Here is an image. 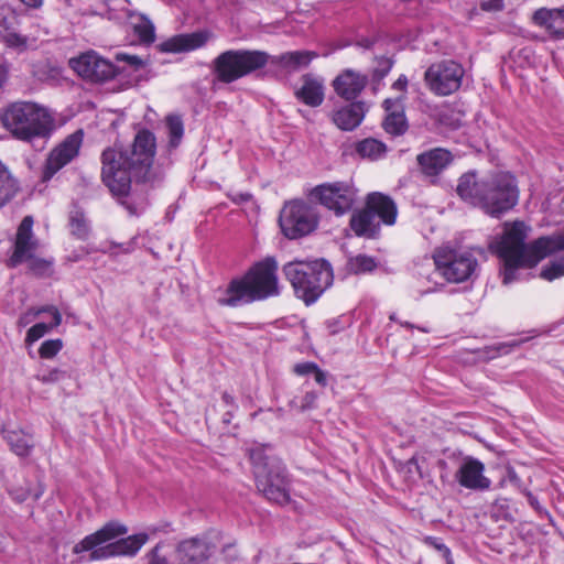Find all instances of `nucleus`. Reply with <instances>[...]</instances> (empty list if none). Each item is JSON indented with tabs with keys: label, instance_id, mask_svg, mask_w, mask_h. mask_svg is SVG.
<instances>
[{
	"label": "nucleus",
	"instance_id": "nucleus-18",
	"mask_svg": "<svg viewBox=\"0 0 564 564\" xmlns=\"http://www.w3.org/2000/svg\"><path fill=\"white\" fill-rule=\"evenodd\" d=\"M216 545L208 538H192L178 543L175 556L178 564H208Z\"/></svg>",
	"mask_w": 564,
	"mask_h": 564
},
{
	"label": "nucleus",
	"instance_id": "nucleus-44",
	"mask_svg": "<svg viewBox=\"0 0 564 564\" xmlns=\"http://www.w3.org/2000/svg\"><path fill=\"white\" fill-rule=\"evenodd\" d=\"M32 310L34 312V315H36V317L42 313H50L53 317V322L51 323V326H59L62 323V315H61L59 311L53 305H45L40 308H32Z\"/></svg>",
	"mask_w": 564,
	"mask_h": 564
},
{
	"label": "nucleus",
	"instance_id": "nucleus-32",
	"mask_svg": "<svg viewBox=\"0 0 564 564\" xmlns=\"http://www.w3.org/2000/svg\"><path fill=\"white\" fill-rule=\"evenodd\" d=\"M377 268L375 258L367 254H358L348 259L346 269L349 273L361 274L371 272Z\"/></svg>",
	"mask_w": 564,
	"mask_h": 564
},
{
	"label": "nucleus",
	"instance_id": "nucleus-58",
	"mask_svg": "<svg viewBox=\"0 0 564 564\" xmlns=\"http://www.w3.org/2000/svg\"><path fill=\"white\" fill-rule=\"evenodd\" d=\"M394 89L405 91L408 87V78L404 75H401L392 85Z\"/></svg>",
	"mask_w": 564,
	"mask_h": 564
},
{
	"label": "nucleus",
	"instance_id": "nucleus-4",
	"mask_svg": "<svg viewBox=\"0 0 564 564\" xmlns=\"http://www.w3.org/2000/svg\"><path fill=\"white\" fill-rule=\"evenodd\" d=\"M282 272L292 285L295 296L307 306L314 304L334 280L332 265L324 259L290 261L282 267Z\"/></svg>",
	"mask_w": 564,
	"mask_h": 564
},
{
	"label": "nucleus",
	"instance_id": "nucleus-59",
	"mask_svg": "<svg viewBox=\"0 0 564 564\" xmlns=\"http://www.w3.org/2000/svg\"><path fill=\"white\" fill-rule=\"evenodd\" d=\"M155 28L153 23L143 15V35H154Z\"/></svg>",
	"mask_w": 564,
	"mask_h": 564
},
{
	"label": "nucleus",
	"instance_id": "nucleus-42",
	"mask_svg": "<svg viewBox=\"0 0 564 564\" xmlns=\"http://www.w3.org/2000/svg\"><path fill=\"white\" fill-rule=\"evenodd\" d=\"M221 556L226 564H235L241 558L240 552L238 551L235 542L226 543L223 545Z\"/></svg>",
	"mask_w": 564,
	"mask_h": 564
},
{
	"label": "nucleus",
	"instance_id": "nucleus-40",
	"mask_svg": "<svg viewBox=\"0 0 564 564\" xmlns=\"http://www.w3.org/2000/svg\"><path fill=\"white\" fill-rule=\"evenodd\" d=\"M62 347L63 343L61 339H48L41 345L39 354L42 358H53Z\"/></svg>",
	"mask_w": 564,
	"mask_h": 564
},
{
	"label": "nucleus",
	"instance_id": "nucleus-17",
	"mask_svg": "<svg viewBox=\"0 0 564 564\" xmlns=\"http://www.w3.org/2000/svg\"><path fill=\"white\" fill-rule=\"evenodd\" d=\"M83 137L84 134L82 130L75 131L54 150H52L46 160L43 172L44 180L51 178L57 171L77 156L83 142Z\"/></svg>",
	"mask_w": 564,
	"mask_h": 564
},
{
	"label": "nucleus",
	"instance_id": "nucleus-35",
	"mask_svg": "<svg viewBox=\"0 0 564 564\" xmlns=\"http://www.w3.org/2000/svg\"><path fill=\"white\" fill-rule=\"evenodd\" d=\"M69 224L72 232L76 237L85 239L88 236L89 227L84 215L80 212L72 213Z\"/></svg>",
	"mask_w": 564,
	"mask_h": 564
},
{
	"label": "nucleus",
	"instance_id": "nucleus-64",
	"mask_svg": "<svg viewBox=\"0 0 564 564\" xmlns=\"http://www.w3.org/2000/svg\"><path fill=\"white\" fill-rule=\"evenodd\" d=\"M8 78V69L6 66L0 65V88L3 86Z\"/></svg>",
	"mask_w": 564,
	"mask_h": 564
},
{
	"label": "nucleus",
	"instance_id": "nucleus-15",
	"mask_svg": "<svg viewBox=\"0 0 564 564\" xmlns=\"http://www.w3.org/2000/svg\"><path fill=\"white\" fill-rule=\"evenodd\" d=\"M69 65L80 77L95 83L106 82L116 74L115 66L95 52L70 58Z\"/></svg>",
	"mask_w": 564,
	"mask_h": 564
},
{
	"label": "nucleus",
	"instance_id": "nucleus-52",
	"mask_svg": "<svg viewBox=\"0 0 564 564\" xmlns=\"http://www.w3.org/2000/svg\"><path fill=\"white\" fill-rule=\"evenodd\" d=\"M494 507L503 512V518L507 520H511L512 516L509 511V500L507 498L497 499L494 503Z\"/></svg>",
	"mask_w": 564,
	"mask_h": 564
},
{
	"label": "nucleus",
	"instance_id": "nucleus-45",
	"mask_svg": "<svg viewBox=\"0 0 564 564\" xmlns=\"http://www.w3.org/2000/svg\"><path fill=\"white\" fill-rule=\"evenodd\" d=\"M523 494L527 497L529 505L538 512L540 517H546L551 520L550 512L540 505L538 498L530 490L523 489Z\"/></svg>",
	"mask_w": 564,
	"mask_h": 564
},
{
	"label": "nucleus",
	"instance_id": "nucleus-13",
	"mask_svg": "<svg viewBox=\"0 0 564 564\" xmlns=\"http://www.w3.org/2000/svg\"><path fill=\"white\" fill-rule=\"evenodd\" d=\"M308 198L340 217L351 212L357 203V189L350 182L337 181L316 185Z\"/></svg>",
	"mask_w": 564,
	"mask_h": 564
},
{
	"label": "nucleus",
	"instance_id": "nucleus-46",
	"mask_svg": "<svg viewBox=\"0 0 564 564\" xmlns=\"http://www.w3.org/2000/svg\"><path fill=\"white\" fill-rule=\"evenodd\" d=\"M423 543L438 551L442 554V556L451 551L449 547L443 543L441 538L427 535L423 538Z\"/></svg>",
	"mask_w": 564,
	"mask_h": 564
},
{
	"label": "nucleus",
	"instance_id": "nucleus-28",
	"mask_svg": "<svg viewBox=\"0 0 564 564\" xmlns=\"http://www.w3.org/2000/svg\"><path fill=\"white\" fill-rule=\"evenodd\" d=\"M2 434L11 451L18 456H28L34 446L32 435L21 430H3Z\"/></svg>",
	"mask_w": 564,
	"mask_h": 564
},
{
	"label": "nucleus",
	"instance_id": "nucleus-60",
	"mask_svg": "<svg viewBox=\"0 0 564 564\" xmlns=\"http://www.w3.org/2000/svg\"><path fill=\"white\" fill-rule=\"evenodd\" d=\"M252 195L250 193H238L234 196H231V200L234 203H238V204H241V203H247L251 199Z\"/></svg>",
	"mask_w": 564,
	"mask_h": 564
},
{
	"label": "nucleus",
	"instance_id": "nucleus-12",
	"mask_svg": "<svg viewBox=\"0 0 564 564\" xmlns=\"http://www.w3.org/2000/svg\"><path fill=\"white\" fill-rule=\"evenodd\" d=\"M433 259L440 274L453 283L470 279L478 265L477 259L471 252L448 245L437 248Z\"/></svg>",
	"mask_w": 564,
	"mask_h": 564
},
{
	"label": "nucleus",
	"instance_id": "nucleus-51",
	"mask_svg": "<svg viewBox=\"0 0 564 564\" xmlns=\"http://www.w3.org/2000/svg\"><path fill=\"white\" fill-rule=\"evenodd\" d=\"M161 545L156 544L149 554V564H167L165 556L160 554Z\"/></svg>",
	"mask_w": 564,
	"mask_h": 564
},
{
	"label": "nucleus",
	"instance_id": "nucleus-14",
	"mask_svg": "<svg viewBox=\"0 0 564 564\" xmlns=\"http://www.w3.org/2000/svg\"><path fill=\"white\" fill-rule=\"evenodd\" d=\"M465 75L464 67L452 59L433 63L424 74L426 86L437 96H448L457 91Z\"/></svg>",
	"mask_w": 564,
	"mask_h": 564
},
{
	"label": "nucleus",
	"instance_id": "nucleus-10",
	"mask_svg": "<svg viewBox=\"0 0 564 564\" xmlns=\"http://www.w3.org/2000/svg\"><path fill=\"white\" fill-rule=\"evenodd\" d=\"M527 226L523 221H514L507 227L500 241L497 243V253L505 262L503 284L517 280V270L521 267H532L533 257L530 245L525 243Z\"/></svg>",
	"mask_w": 564,
	"mask_h": 564
},
{
	"label": "nucleus",
	"instance_id": "nucleus-36",
	"mask_svg": "<svg viewBox=\"0 0 564 564\" xmlns=\"http://www.w3.org/2000/svg\"><path fill=\"white\" fill-rule=\"evenodd\" d=\"M541 278L547 281H553L564 275V257L552 261L545 265L541 271Z\"/></svg>",
	"mask_w": 564,
	"mask_h": 564
},
{
	"label": "nucleus",
	"instance_id": "nucleus-25",
	"mask_svg": "<svg viewBox=\"0 0 564 564\" xmlns=\"http://www.w3.org/2000/svg\"><path fill=\"white\" fill-rule=\"evenodd\" d=\"M531 21L550 32V35H564V7L540 8L533 12Z\"/></svg>",
	"mask_w": 564,
	"mask_h": 564
},
{
	"label": "nucleus",
	"instance_id": "nucleus-21",
	"mask_svg": "<svg viewBox=\"0 0 564 564\" xmlns=\"http://www.w3.org/2000/svg\"><path fill=\"white\" fill-rule=\"evenodd\" d=\"M33 217L32 216H25L17 231V239L14 245V252L11 256L9 260V264L11 267H17L22 261H24V258L35 250L36 248V241L33 240Z\"/></svg>",
	"mask_w": 564,
	"mask_h": 564
},
{
	"label": "nucleus",
	"instance_id": "nucleus-48",
	"mask_svg": "<svg viewBox=\"0 0 564 564\" xmlns=\"http://www.w3.org/2000/svg\"><path fill=\"white\" fill-rule=\"evenodd\" d=\"M505 8V0H487L480 3V9L486 12H499Z\"/></svg>",
	"mask_w": 564,
	"mask_h": 564
},
{
	"label": "nucleus",
	"instance_id": "nucleus-31",
	"mask_svg": "<svg viewBox=\"0 0 564 564\" xmlns=\"http://www.w3.org/2000/svg\"><path fill=\"white\" fill-rule=\"evenodd\" d=\"M356 153L370 160H378L382 158L387 152V145L373 138H367L356 143Z\"/></svg>",
	"mask_w": 564,
	"mask_h": 564
},
{
	"label": "nucleus",
	"instance_id": "nucleus-19",
	"mask_svg": "<svg viewBox=\"0 0 564 564\" xmlns=\"http://www.w3.org/2000/svg\"><path fill=\"white\" fill-rule=\"evenodd\" d=\"M485 465L474 458L467 457L455 474L458 484L467 489L485 491L490 488L491 481L484 476Z\"/></svg>",
	"mask_w": 564,
	"mask_h": 564
},
{
	"label": "nucleus",
	"instance_id": "nucleus-3",
	"mask_svg": "<svg viewBox=\"0 0 564 564\" xmlns=\"http://www.w3.org/2000/svg\"><path fill=\"white\" fill-rule=\"evenodd\" d=\"M278 271L275 257L267 256L254 262L241 278L232 279L217 303L220 306L238 307L279 296L281 288Z\"/></svg>",
	"mask_w": 564,
	"mask_h": 564
},
{
	"label": "nucleus",
	"instance_id": "nucleus-8",
	"mask_svg": "<svg viewBox=\"0 0 564 564\" xmlns=\"http://www.w3.org/2000/svg\"><path fill=\"white\" fill-rule=\"evenodd\" d=\"M397 215V205L390 196L378 192L370 193L365 207L351 214L349 228L357 237L377 239L381 224L394 225Z\"/></svg>",
	"mask_w": 564,
	"mask_h": 564
},
{
	"label": "nucleus",
	"instance_id": "nucleus-11",
	"mask_svg": "<svg viewBox=\"0 0 564 564\" xmlns=\"http://www.w3.org/2000/svg\"><path fill=\"white\" fill-rule=\"evenodd\" d=\"M318 223L319 215L316 207L303 199L285 203L279 216L281 231L289 239H299L312 234Z\"/></svg>",
	"mask_w": 564,
	"mask_h": 564
},
{
	"label": "nucleus",
	"instance_id": "nucleus-9",
	"mask_svg": "<svg viewBox=\"0 0 564 564\" xmlns=\"http://www.w3.org/2000/svg\"><path fill=\"white\" fill-rule=\"evenodd\" d=\"M268 53L263 51L228 50L212 63L213 87L217 83L231 84L267 66Z\"/></svg>",
	"mask_w": 564,
	"mask_h": 564
},
{
	"label": "nucleus",
	"instance_id": "nucleus-34",
	"mask_svg": "<svg viewBox=\"0 0 564 564\" xmlns=\"http://www.w3.org/2000/svg\"><path fill=\"white\" fill-rule=\"evenodd\" d=\"M166 128L169 133V144L171 148H176L181 143L184 134V124L181 116L169 115L166 117Z\"/></svg>",
	"mask_w": 564,
	"mask_h": 564
},
{
	"label": "nucleus",
	"instance_id": "nucleus-61",
	"mask_svg": "<svg viewBox=\"0 0 564 564\" xmlns=\"http://www.w3.org/2000/svg\"><path fill=\"white\" fill-rule=\"evenodd\" d=\"M376 37H361L360 41L357 42V45L364 48H370L375 45Z\"/></svg>",
	"mask_w": 564,
	"mask_h": 564
},
{
	"label": "nucleus",
	"instance_id": "nucleus-55",
	"mask_svg": "<svg viewBox=\"0 0 564 564\" xmlns=\"http://www.w3.org/2000/svg\"><path fill=\"white\" fill-rule=\"evenodd\" d=\"M35 317H36V315H34V312L31 308L19 317L18 325L21 327H24V326L29 325L30 323H32Z\"/></svg>",
	"mask_w": 564,
	"mask_h": 564
},
{
	"label": "nucleus",
	"instance_id": "nucleus-2",
	"mask_svg": "<svg viewBox=\"0 0 564 564\" xmlns=\"http://www.w3.org/2000/svg\"><path fill=\"white\" fill-rule=\"evenodd\" d=\"M101 180L130 215L138 214V194L132 184L141 182V129L128 148L109 147L101 153Z\"/></svg>",
	"mask_w": 564,
	"mask_h": 564
},
{
	"label": "nucleus",
	"instance_id": "nucleus-38",
	"mask_svg": "<svg viewBox=\"0 0 564 564\" xmlns=\"http://www.w3.org/2000/svg\"><path fill=\"white\" fill-rule=\"evenodd\" d=\"M393 66V61L389 57L381 56L377 58V66L373 68L372 78L373 80L380 82L383 79L391 70Z\"/></svg>",
	"mask_w": 564,
	"mask_h": 564
},
{
	"label": "nucleus",
	"instance_id": "nucleus-63",
	"mask_svg": "<svg viewBox=\"0 0 564 564\" xmlns=\"http://www.w3.org/2000/svg\"><path fill=\"white\" fill-rule=\"evenodd\" d=\"M235 411H236V409H229L228 411H226L223 415V423L230 424V422L234 417Z\"/></svg>",
	"mask_w": 564,
	"mask_h": 564
},
{
	"label": "nucleus",
	"instance_id": "nucleus-16",
	"mask_svg": "<svg viewBox=\"0 0 564 564\" xmlns=\"http://www.w3.org/2000/svg\"><path fill=\"white\" fill-rule=\"evenodd\" d=\"M317 56L313 51H292L279 55L268 54V74L275 77H285L306 68Z\"/></svg>",
	"mask_w": 564,
	"mask_h": 564
},
{
	"label": "nucleus",
	"instance_id": "nucleus-47",
	"mask_svg": "<svg viewBox=\"0 0 564 564\" xmlns=\"http://www.w3.org/2000/svg\"><path fill=\"white\" fill-rule=\"evenodd\" d=\"M317 364L313 361H305L296 364L293 368V371L299 376H308L314 375L315 370H317Z\"/></svg>",
	"mask_w": 564,
	"mask_h": 564
},
{
	"label": "nucleus",
	"instance_id": "nucleus-43",
	"mask_svg": "<svg viewBox=\"0 0 564 564\" xmlns=\"http://www.w3.org/2000/svg\"><path fill=\"white\" fill-rule=\"evenodd\" d=\"M404 97L384 99L382 102V107L386 110L387 116H390V113L404 112Z\"/></svg>",
	"mask_w": 564,
	"mask_h": 564
},
{
	"label": "nucleus",
	"instance_id": "nucleus-23",
	"mask_svg": "<svg viewBox=\"0 0 564 564\" xmlns=\"http://www.w3.org/2000/svg\"><path fill=\"white\" fill-rule=\"evenodd\" d=\"M367 83V76L346 69L335 78L333 86L338 96L352 100L365 89Z\"/></svg>",
	"mask_w": 564,
	"mask_h": 564
},
{
	"label": "nucleus",
	"instance_id": "nucleus-26",
	"mask_svg": "<svg viewBox=\"0 0 564 564\" xmlns=\"http://www.w3.org/2000/svg\"><path fill=\"white\" fill-rule=\"evenodd\" d=\"M302 82L294 93L296 99L313 108L321 106L325 97L323 83L312 74H304Z\"/></svg>",
	"mask_w": 564,
	"mask_h": 564
},
{
	"label": "nucleus",
	"instance_id": "nucleus-29",
	"mask_svg": "<svg viewBox=\"0 0 564 564\" xmlns=\"http://www.w3.org/2000/svg\"><path fill=\"white\" fill-rule=\"evenodd\" d=\"M208 37H167L160 44V48L165 53L191 52L202 47Z\"/></svg>",
	"mask_w": 564,
	"mask_h": 564
},
{
	"label": "nucleus",
	"instance_id": "nucleus-49",
	"mask_svg": "<svg viewBox=\"0 0 564 564\" xmlns=\"http://www.w3.org/2000/svg\"><path fill=\"white\" fill-rule=\"evenodd\" d=\"M4 40H6V45L8 47L15 48L19 52H22L28 47L26 37H4Z\"/></svg>",
	"mask_w": 564,
	"mask_h": 564
},
{
	"label": "nucleus",
	"instance_id": "nucleus-56",
	"mask_svg": "<svg viewBox=\"0 0 564 564\" xmlns=\"http://www.w3.org/2000/svg\"><path fill=\"white\" fill-rule=\"evenodd\" d=\"M313 376L317 384H319L321 387L327 386V373L319 367H317V370H315V373Z\"/></svg>",
	"mask_w": 564,
	"mask_h": 564
},
{
	"label": "nucleus",
	"instance_id": "nucleus-6",
	"mask_svg": "<svg viewBox=\"0 0 564 564\" xmlns=\"http://www.w3.org/2000/svg\"><path fill=\"white\" fill-rule=\"evenodd\" d=\"M127 533L128 529L123 524L110 521L97 532L83 539L74 546L73 551L76 554L91 551L89 555L91 561L117 555H133L141 547L140 534L121 538L112 542V540L123 536Z\"/></svg>",
	"mask_w": 564,
	"mask_h": 564
},
{
	"label": "nucleus",
	"instance_id": "nucleus-39",
	"mask_svg": "<svg viewBox=\"0 0 564 564\" xmlns=\"http://www.w3.org/2000/svg\"><path fill=\"white\" fill-rule=\"evenodd\" d=\"M24 260H29V268L36 275L46 274L50 271L51 265H52L51 261L34 258V257H32L31 252L24 258Z\"/></svg>",
	"mask_w": 564,
	"mask_h": 564
},
{
	"label": "nucleus",
	"instance_id": "nucleus-33",
	"mask_svg": "<svg viewBox=\"0 0 564 564\" xmlns=\"http://www.w3.org/2000/svg\"><path fill=\"white\" fill-rule=\"evenodd\" d=\"M409 128L408 120L404 112L390 113L386 116L383 121V129L387 133L392 135H402Z\"/></svg>",
	"mask_w": 564,
	"mask_h": 564
},
{
	"label": "nucleus",
	"instance_id": "nucleus-50",
	"mask_svg": "<svg viewBox=\"0 0 564 564\" xmlns=\"http://www.w3.org/2000/svg\"><path fill=\"white\" fill-rule=\"evenodd\" d=\"M63 375V371L58 369H52L47 373L39 376V379L44 383H52L58 381Z\"/></svg>",
	"mask_w": 564,
	"mask_h": 564
},
{
	"label": "nucleus",
	"instance_id": "nucleus-5",
	"mask_svg": "<svg viewBox=\"0 0 564 564\" xmlns=\"http://www.w3.org/2000/svg\"><path fill=\"white\" fill-rule=\"evenodd\" d=\"M249 458L258 491L271 502L288 505L291 501L290 479L283 463L274 456L267 455L263 446L250 448Z\"/></svg>",
	"mask_w": 564,
	"mask_h": 564
},
{
	"label": "nucleus",
	"instance_id": "nucleus-27",
	"mask_svg": "<svg viewBox=\"0 0 564 564\" xmlns=\"http://www.w3.org/2000/svg\"><path fill=\"white\" fill-rule=\"evenodd\" d=\"M530 250L533 254L532 262H539L552 253L564 251V230L557 235L535 239L530 243Z\"/></svg>",
	"mask_w": 564,
	"mask_h": 564
},
{
	"label": "nucleus",
	"instance_id": "nucleus-37",
	"mask_svg": "<svg viewBox=\"0 0 564 564\" xmlns=\"http://www.w3.org/2000/svg\"><path fill=\"white\" fill-rule=\"evenodd\" d=\"M509 57L520 66L530 65L534 62V53L530 47H513L509 52Z\"/></svg>",
	"mask_w": 564,
	"mask_h": 564
},
{
	"label": "nucleus",
	"instance_id": "nucleus-1",
	"mask_svg": "<svg viewBox=\"0 0 564 564\" xmlns=\"http://www.w3.org/2000/svg\"><path fill=\"white\" fill-rule=\"evenodd\" d=\"M456 193L466 204L479 208L492 218H500L519 202L517 177L508 171H491L480 176L476 171L464 173Z\"/></svg>",
	"mask_w": 564,
	"mask_h": 564
},
{
	"label": "nucleus",
	"instance_id": "nucleus-24",
	"mask_svg": "<svg viewBox=\"0 0 564 564\" xmlns=\"http://www.w3.org/2000/svg\"><path fill=\"white\" fill-rule=\"evenodd\" d=\"M416 161L425 175L436 176L452 163L453 155L446 149L435 148L420 153Z\"/></svg>",
	"mask_w": 564,
	"mask_h": 564
},
{
	"label": "nucleus",
	"instance_id": "nucleus-22",
	"mask_svg": "<svg viewBox=\"0 0 564 564\" xmlns=\"http://www.w3.org/2000/svg\"><path fill=\"white\" fill-rule=\"evenodd\" d=\"M368 108L364 101H352L333 112L332 120L343 131H352L362 122Z\"/></svg>",
	"mask_w": 564,
	"mask_h": 564
},
{
	"label": "nucleus",
	"instance_id": "nucleus-20",
	"mask_svg": "<svg viewBox=\"0 0 564 564\" xmlns=\"http://www.w3.org/2000/svg\"><path fill=\"white\" fill-rule=\"evenodd\" d=\"M156 153L155 135L143 129V185L160 186L164 178V172L160 164H154Z\"/></svg>",
	"mask_w": 564,
	"mask_h": 564
},
{
	"label": "nucleus",
	"instance_id": "nucleus-54",
	"mask_svg": "<svg viewBox=\"0 0 564 564\" xmlns=\"http://www.w3.org/2000/svg\"><path fill=\"white\" fill-rule=\"evenodd\" d=\"M317 400V394L313 391L306 392L302 401V410L312 409Z\"/></svg>",
	"mask_w": 564,
	"mask_h": 564
},
{
	"label": "nucleus",
	"instance_id": "nucleus-7",
	"mask_svg": "<svg viewBox=\"0 0 564 564\" xmlns=\"http://www.w3.org/2000/svg\"><path fill=\"white\" fill-rule=\"evenodd\" d=\"M0 120L13 137L23 141L45 137L51 127V117L46 109L29 101L11 104L0 113Z\"/></svg>",
	"mask_w": 564,
	"mask_h": 564
},
{
	"label": "nucleus",
	"instance_id": "nucleus-30",
	"mask_svg": "<svg viewBox=\"0 0 564 564\" xmlns=\"http://www.w3.org/2000/svg\"><path fill=\"white\" fill-rule=\"evenodd\" d=\"M19 192V182L11 171L0 161V209Z\"/></svg>",
	"mask_w": 564,
	"mask_h": 564
},
{
	"label": "nucleus",
	"instance_id": "nucleus-41",
	"mask_svg": "<svg viewBox=\"0 0 564 564\" xmlns=\"http://www.w3.org/2000/svg\"><path fill=\"white\" fill-rule=\"evenodd\" d=\"M54 327L55 326H51V324L47 325L45 323H37L28 330L25 341L28 344H32L42 338L45 334L50 332V329Z\"/></svg>",
	"mask_w": 564,
	"mask_h": 564
},
{
	"label": "nucleus",
	"instance_id": "nucleus-57",
	"mask_svg": "<svg viewBox=\"0 0 564 564\" xmlns=\"http://www.w3.org/2000/svg\"><path fill=\"white\" fill-rule=\"evenodd\" d=\"M221 399L225 405L228 406L229 409H238L235 398L230 393L224 392Z\"/></svg>",
	"mask_w": 564,
	"mask_h": 564
},
{
	"label": "nucleus",
	"instance_id": "nucleus-62",
	"mask_svg": "<svg viewBox=\"0 0 564 564\" xmlns=\"http://www.w3.org/2000/svg\"><path fill=\"white\" fill-rule=\"evenodd\" d=\"M408 467H409V470L412 469V467H414L420 474H421V467L419 465V459L416 456H412L409 460H408Z\"/></svg>",
	"mask_w": 564,
	"mask_h": 564
},
{
	"label": "nucleus",
	"instance_id": "nucleus-53",
	"mask_svg": "<svg viewBox=\"0 0 564 564\" xmlns=\"http://www.w3.org/2000/svg\"><path fill=\"white\" fill-rule=\"evenodd\" d=\"M507 479L514 485L521 492H523L524 487H522V480L516 473L513 467L507 468Z\"/></svg>",
	"mask_w": 564,
	"mask_h": 564
}]
</instances>
